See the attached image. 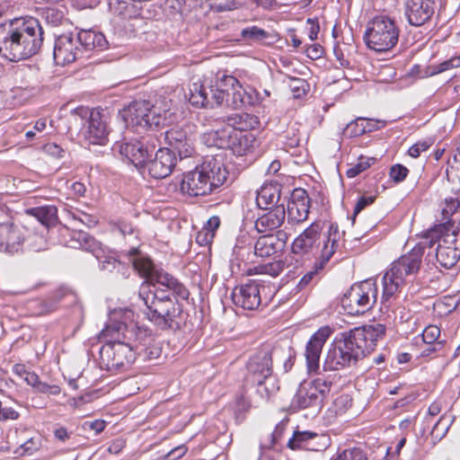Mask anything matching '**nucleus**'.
Listing matches in <instances>:
<instances>
[{
  "label": "nucleus",
  "mask_w": 460,
  "mask_h": 460,
  "mask_svg": "<svg viewBox=\"0 0 460 460\" xmlns=\"http://www.w3.org/2000/svg\"><path fill=\"white\" fill-rule=\"evenodd\" d=\"M382 323L356 327L335 337L325 356L323 370L334 371L356 365L375 349L376 342L385 335Z\"/></svg>",
  "instance_id": "obj_1"
},
{
  "label": "nucleus",
  "mask_w": 460,
  "mask_h": 460,
  "mask_svg": "<svg viewBox=\"0 0 460 460\" xmlns=\"http://www.w3.org/2000/svg\"><path fill=\"white\" fill-rule=\"evenodd\" d=\"M44 41V31L34 17H21L0 24V55L12 62L37 55Z\"/></svg>",
  "instance_id": "obj_2"
},
{
  "label": "nucleus",
  "mask_w": 460,
  "mask_h": 460,
  "mask_svg": "<svg viewBox=\"0 0 460 460\" xmlns=\"http://www.w3.org/2000/svg\"><path fill=\"white\" fill-rule=\"evenodd\" d=\"M138 296L147 308V318L159 329H181L183 308L177 296L172 295L169 290H163L153 282L142 284Z\"/></svg>",
  "instance_id": "obj_3"
},
{
  "label": "nucleus",
  "mask_w": 460,
  "mask_h": 460,
  "mask_svg": "<svg viewBox=\"0 0 460 460\" xmlns=\"http://www.w3.org/2000/svg\"><path fill=\"white\" fill-rule=\"evenodd\" d=\"M228 171L221 156H207L195 170L185 172L181 190L190 197L206 196L218 191L226 181Z\"/></svg>",
  "instance_id": "obj_4"
},
{
  "label": "nucleus",
  "mask_w": 460,
  "mask_h": 460,
  "mask_svg": "<svg viewBox=\"0 0 460 460\" xmlns=\"http://www.w3.org/2000/svg\"><path fill=\"white\" fill-rule=\"evenodd\" d=\"M152 103L150 101H134L119 111L126 127L136 131H155L168 122L169 108Z\"/></svg>",
  "instance_id": "obj_5"
},
{
  "label": "nucleus",
  "mask_w": 460,
  "mask_h": 460,
  "mask_svg": "<svg viewBox=\"0 0 460 460\" xmlns=\"http://www.w3.org/2000/svg\"><path fill=\"white\" fill-rule=\"evenodd\" d=\"M434 234V240L427 247L429 252L427 256L432 255V248L435 249V258L437 262L445 269L454 267L460 259V228L449 229L447 226L439 225L427 231L423 236H431Z\"/></svg>",
  "instance_id": "obj_6"
},
{
  "label": "nucleus",
  "mask_w": 460,
  "mask_h": 460,
  "mask_svg": "<svg viewBox=\"0 0 460 460\" xmlns=\"http://www.w3.org/2000/svg\"><path fill=\"white\" fill-rule=\"evenodd\" d=\"M399 35L400 28L395 19L387 14H378L367 22L363 39L368 49L386 52L396 46Z\"/></svg>",
  "instance_id": "obj_7"
},
{
  "label": "nucleus",
  "mask_w": 460,
  "mask_h": 460,
  "mask_svg": "<svg viewBox=\"0 0 460 460\" xmlns=\"http://www.w3.org/2000/svg\"><path fill=\"white\" fill-rule=\"evenodd\" d=\"M128 255L134 270L141 277L165 287V290H169L173 296H177L181 299L188 298V289L173 276L163 270L157 269L149 258L140 255L138 249L131 248ZM162 289L164 290V288Z\"/></svg>",
  "instance_id": "obj_8"
},
{
  "label": "nucleus",
  "mask_w": 460,
  "mask_h": 460,
  "mask_svg": "<svg viewBox=\"0 0 460 460\" xmlns=\"http://www.w3.org/2000/svg\"><path fill=\"white\" fill-rule=\"evenodd\" d=\"M378 288L372 279L353 284L341 297V306L349 315H361L376 303Z\"/></svg>",
  "instance_id": "obj_9"
},
{
  "label": "nucleus",
  "mask_w": 460,
  "mask_h": 460,
  "mask_svg": "<svg viewBox=\"0 0 460 460\" xmlns=\"http://www.w3.org/2000/svg\"><path fill=\"white\" fill-rule=\"evenodd\" d=\"M159 137L155 133L146 134L138 138L125 140L119 144V154L137 169L146 167L147 161L159 146Z\"/></svg>",
  "instance_id": "obj_10"
},
{
  "label": "nucleus",
  "mask_w": 460,
  "mask_h": 460,
  "mask_svg": "<svg viewBox=\"0 0 460 460\" xmlns=\"http://www.w3.org/2000/svg\"><path fill=\"white\" fill-rule=\"evenodd\" d=\"M136 349L137 343L106 341L100 349V358L107 370L124 371L135 361Z\"/></svg>",
  "instance_id": "obj_11"
},
{
  "label": "nucleus",
  "mask_w": 460,
  "mask_h": 460,
  "mask_svg": "<svg viewBox=\"0 0 460 460\" xmlns=\"http://www.w3.org/2000/svg\"><path fill=\"white\" fill-rule=\"evenodd\" d=\"M218 93H222V103L225 102L228 107L240 109L245 106H253L259 102V93L250 88L247 91L240 82L232 75H224L218 84Z\"/></svg>",
  "instance_id": "obj_12"
},
{
  "label": "nucleus",
  "mask_w": 460,
  "mask_h": 460,
  "mask_svg": "<svg viewBox=\"0 0 460 460\" xmlns=\"http://www.w3.org/2000/svg\"><path fill=\"white\" fill-rule=\"evenodd\" d=\"M247 370L251 381L258 385V392L264 390L269 397L279 387L275 386L272 376V360L269 351H260L252 356L247 363Z\"/></svg>",
  "instance_id": "obj_13"
},
{
  "label": "nucleus",
  "mask_w": 460,
  "mask_h": 460,
  "mask_svg": "<svg viewBox=\"0 0 460 460\" xmlns=\"http://www.w3.org/2000/svg\"><path fill=\"white\" fill-rule=\"evenodd\" d=\"M434 238V234H431L430 237L422 236L420 241L409 252L393 262L389 271L403 280L407 277L418 273L420 269L422 256Z\"/></svg>",
  "instance_id": "obj_14"
},
{
  "label": "nucleus",
  "mask_w": 460,
  "mask_h": 460,
  "mask_svg": "<svg viewBox=\"0 0 460 460\" xmlns=\"http://www.w3.org/2000/svg\"><path fill=\"white\" fill-rule=\"evenodd\" d=\"M340 233L338 225L332 224L329 228V236L324 241L323 247L320 250V255L314 262L312 270L306 272L297 284V288L303 290L307 288L310 283L317 278L319 270H323L326 263L335 253L339 246Z\"/></svg>",
  "instance_id": "obj_15"
},
{
  "label": "nucleus",
  "mask_w": 460,
  "mask_h": 460,
  "mask_svg": "<svg viewBox=\"0 0 460 460\" xmlns=\"http://www.w3.org/2000/svg\"><path fill=\"white\" fill-rule=\"evenodd\" d=\"M322 230L320 222L312 223L294 240L292 252L299 256L314 255L321 244L323 247L324 241L329 236L328 234L322 238Z\"/></svg>",
  "instance_id": "obj_16"
},
{
  "label": "nucleus",
  "mask_w": 460,
  "mask_h": 460,
  "mask_svg": "<svg viewBox=\"0 0 460 460\" xmlns=\"http://www.w3.org/2000/svg\"><path fill=\"white\" fill-rule=\"evenodd\" d=\"M331 334L332 329L329 326H324L315 332L307 341L305 356L309 373L321 374L320 357L323 347Z\"/></svg>",
  "instance_id": "obj_17"
},
{
  "label": "nucleus",
  "mask_w": 460,
  "mask_h": 460,
  "mask_svg": "<svg viewBox=\"0 0 460 460\" xmlns=\"http://www.w3.org/2000/svg\"><path fill=\"white\" fill-rule=\"evenodd\" d=\"M53 56L56 64L59 66H65L84 58L73 33L62 34L56 39Z\"/></svg>",
  "instance_id": "obj_18"
},
{
  "label": "nucleus",
  "mask_w": 460,
  "mask_h": 460,
  "mask_svg": "<svg viewBox=\"0 0 460 460\" xmlns=\"http://www.w3.org/2000/svg\"><path fill=\"white\" fill-rule=\"evenodd\" d=\"M218 85L207 86L200 82L193 83L190 87L189 102L197 108H214L222 104V95Z\"/></svg>",
  "instance_id": "obj_19"
},
{
  "label": "nucleus",
  "mask_w": 460,
  "mask_h": 460,
  "mask_svg": "<svg viewBox=\"0 0 460 460\" xmlns=\"http://www.w3.org/2000/svg\"><path fill=\"white\" fill-rule=\"evenodd\" d=\"M311 199L304 189H296L288 201L286 209L288 223L298 225L305 222L309 215Z\"/></svg>",
  "instance_id": "obj_20"
},
{
  "label": "nucleus",
  "mask_w": 460,
  "mask_h": 460,
  "mask_svg": "<svg viewBox=\"0 0 460 460\" xmlns=\"http://www.w3.org/2000/svg\"><path fill=\"white\" fill-rule=\"evenodd\" d=\"M232 300L244 310H254L261 303L260 284L250 279L245 284L235 287L232 291Z\"/></svg>",
  "instance_id": "obj_21"
},
{
  "label": "nucleus",
  "mask_w": 460,
  "mask_h": 460,
  "mask_svg": "<svg viewBox=\"0 0 460 460\" xmlns=\"http://www.w3.org/2000/svg\"><path fill=\"white\" fill-rule=\"evenodd\" d=\"M143 329L131 325L128 326L126 323L121 322H115L109 324L103 329L100 334V338L106 343V341L114 342H133L140 339V336L144 334Z\"/></svg>",
  "instance_id": "obj_22"
},
{
  "label": "nucleus",
  "mask_w": 460,
  "mask_h": 460,
  "mask_svg": "<svg viewBox=\"0 0 460 460\" xmlns=\"http://www.w3.org/2000/svg\"><path fill=\"white\" fill-rule=\"evenodd\" d=\"M176 155L169 148H159L155 158L146 163L148 173L155 179H164L169 176L176 165Z\"/></svg>",
  "instance_id": "obj_23"
},
{
  "label": "nucleus",
  "mask_w": 460,
  "mask_h": 460,
  "mask_svg": "<svg viewBox=\"0 0 460 460\" xmlns=\"http://www.w3.org/2000/svg\"><path fill=\"white\" fill-rule=\"evenodd\" d=\"M165 143L169 146L175 155L177 153L179 158L190 157L195 150L191 136L186 130L180 128H172L164 133Z\"/></svg>",
  "instance_id": "obj_24"
},
{
  "label": "nucleus",
  "mask_w": 460,
  "mask_h": 460,
  "mask_svg": "<svg viewBox=\"0 0 460 460\" xmlns=\"http://www.w3.org/2000/svg\"><path fill=\"white\" fill-rule=\"evenodd\" d=\"M405 14L412 26H421L434 14V2L430 0H407Z\"/></svg>",
  "instance_id": "obj_25"
},
{
  "label": "nucleus",
  "mask_w": 460,
  "mask_h": 460,
  "mask_svg": "<svg viewBox=\"0 0 460 460\" xmlns=\"http://www.w3.org/2000/svg\"><path fill=\"white\" fill-rule=\"evenodd\" d=\"M80 112L84 115L89 113L87 120V130L84 135L91 144L102 145L107 138L109 134L106 121L103 120L102 115L99 111H88L86 109H80Z\"/></svg>",
  "instance_id": "obj_26"
},
{
  "label": "nucleus",
  "mask_w": 460,
  "mask_h": 460,
  "mask_svg": "<svg viewBox=\"0 0 460 460\" xmlns=\"http://www.w3.org/2000/svg\"><path fill=\"white\" fill-rule=\"evenodd\" d=\"M24 241L22 231L13 224L0 226V251L14 254L22 250Z\"/></svg>",
  "instance_id": "obj_27"
},
{
  "label": "nucleus",
  "mask_w": 460,
  "mask_h": 460,
  "mask_svg": "<svg viewBox=\"0 0 460 460\" xmlns=\"http://www.w3.org/2000/svg\"><path fill=\"white\" fill-rule=\"evenodd\" d=\"M288 198L284 197L283 201ZM286 208L284 202L275 206L267 213L260 216L255 221V228L259 233H265L279 227L285 220Z\"/></svg>",
  "instance_id": "obj_28"
},
{
  "label": "nucleus",
  "mask_w": 460,
  "mask_h": 460,
  "mask_svg": "<svg viewBox=\"0 0 460 460\" xmlns=\"http://www.w3.org/2000/svg\"><path fill=\"white\" fill-rule=\"evenodd\" d=\"M405 280L387 271L383 278V294L381 297L382 305L389 309L396 299L398 293L403 287Z\"/></svg>",
  "instance_id": "obj_29"
},
{
  "label": "nucleus",
  "mask_w": 460,
  "mask_h": 460,
  "mask_svg": "<svg viewBox=\"0 0 460 460\" xmlns=\"http://www.w3.org/2000/svg\"><path fill=\"white\" fill-rule=\"evenodd\" d=\"M83 56L93 49H103L108 45L105 36L93 30H81L75 36Z\"/></svg>",
  "instance_id": "obj_30"
},
{
  "label": "nucleus",
  "mask_w": 460,
  "mask_h": 460,
  "mask_svg": "<svg viewBox=\"0 0 460 460\" xmlns=\"http://www.w3.org/2000/svg\"><path fill=\"white\" fill-rule=\"evenodd\" d=\"M66 245L74 249H82L89 252L96 258H99V253L102 252L99 243L83 230L72 231L69 240L66 241Z\"/></svg>",
  "instance_id": "obj_31"
},
{
  "label": "nucleus",
  "mask_w": 460,
  "mask_h": 460,
  "mask_svg": "<svg viewBox=\"0 0 460 460\" xmlns=\"http://www.w3.org/2000/svg\"><path fill=\"white\" fill-rule=\"evenodd\" d=\"M282 186L278 182L264 183L257 193L256 202L260 208L268 209L279 205Z\"/></svg>",
  "instance_id": "obj_32"
},
{
  "label": "nucleus",
  "mask_w": 460,
  "mask_h": 460,
  "mask_svg": "<svg viewBox=\"0 0 460 460\" xmlns=\"http://www.w3.org/2000/svg\"><path fill=\"white\" fill-rule=\"evenodd\" d=\"M242 40L247 43L273 45L278 40L277 34L265 31L258 26H248L241 31Z\"/></svg>",
  "instance_id": "obj_33"
},
{
  "label": "nucleus",
  "mask_w": 460,
  "mask_h": 460,
  "mask_svg": "<svg viewBox=\"0 0 460 460\" xmlns=\"http://www.w3.org/2000/svg\"><path fill=\"white\" fill-rule=\"evenodd\" d=\"M257 146L258 140L252 132L236 131L229 149L234 155L242 156L252 152Z\"/></svg>",
  "instance_id": "obj_34"
},
{
  "label": "nucleus",
  "mask_w": 460,
  "mask_h": 460,
  "mask_svg": "<svg viewBox=\"0 0 460 460\" xmlns=\"http://www.w3.org/2000/svg\"><path fill=\"white\" fill-rule=\"evenodd\" d=\"M283 244L279 238L275 234H266L261 236L254 245V254L261 257L268 258L281 251Z\"/></svg>",
  "instance_id": "obj_35"
},
{
  "label": "nucleus",
  "mask_w": 460,
  "mask_h": 460,
  "mask_svg": "<svg viewBox=\"0 0 460 460\" xmlns=\"http://www.w3.org/2000/svg\"><path fill=\"white\" fill-rule=\"evenodd\" d=\"M235 258L232 260L231 268L233 272H237L244 276H252L254 274L263 273V270L260 266L247 267L246 263H242L244 257L249 259L251 256L250 248L236 247L234 249Z\"/></svg>",
  "instance_id": "obj_36"
},
{
  "label": "nucleus",
  "mask_w": 460,
  "mask_h": 460,
  "mask_svg": "<svg viewBox=\"0 0 460 460\" xmlns=\"http://www.w3.org/2000/svg\"><path fill=\"white\" fill-rule=\"evenodd\" d=\"M236 130L234 128L226 127L213 130L206 135V143L208 146H214L221 149H229Z\"/></svg>",
  "instance_id": "obj_37"
},
{
  "label": "nucleus",
  "mask_w": 460,
  "mask_h": 460,
  "mask_svg": "<svg viewBox=\"0 0 460 460\" xmlns=\"http://www.w3.org/2000/svg\"><path fill=\"white\" fill-rule=\"evenodd\" d=\"M323 402L320 396L316 394L315 390L309 389V387H302L296 394L292 401V406L297 409H306L310 407L320 409Z\"/></svg>",
  "instance_id": "obj_38"
},
{
  "label": "nucleus",
  "mask_w": 460,
  "mask_h": 460,
  "mask_svg": "<svg viewBox=\"0 0 460 460\" xmlns=\"http://www.w3.org/2000/svg\"><path fill=\"white\" fill-rule=\"evenodd\" d=\"M226 122L228 127L234 128L236 131H242L243 133L250 132L251 129L254 128L259 120L257 117L248 114H232L227 116Z\"/></svg>",
  "instance_id": "obj_39"
},
{
  "label": "nucleus",
  "mask_w": 460,
  "mask_h": 460,
  "mask_svg": "<svg viewBox=\"0 0 460 460\" xmlns=\"http://www.w3.org/2000/svg\"><path fill=\"white\" fill-rule=\"evenodd\" d=\"M28 215L36 217L42 225L49 226L58 221V209L55 206H42L26 210Z\"/></svg>",
  "instance_id": "obj_40"
},
{
  "label": "nucleus",
  "mask_w": 460,
  "mask_h": 460,
  "mask_svg": "<svg viewBox=\"0 0 460 460\" xmlns=\"http://www.w3.org/2000/svg\"><path fill=\"white\" fill-rule=\"evenodd\" d=\"M154 339L151 335H146L144 331V334L140 336V339L137 341L138 349H136V353L143 355L148 359L156 358L161 353V349L158 346L153 345Z\"/></svg>",
  "instance_id": "obj_41"
},
{
  "label": "nucleus",
  "mask_w": 460,
  "mask_h": 460,
  "mask_svg": "<svg viewBox=\"0 0 460 460\" xmlns=\"http://www.w3.org/2000/svg\"><path fill=\"white\" fill-rule=\"evenodd\" d=\"M454 420L455 417L447 414H444L439 418L430 432V436L434 444L438 443L446 437Z\"/></svg>",
  "instance_id": "obj_42"
},
{
  "label": "nucleus",
  "mask_w": 460,
  "mask_h": 460,
  "mask_svg": "<svg viewBox=\"0 0 460 460\" xmlns=\"http://www.w3.org/2000/svg\"><path fill=\"white\" fill-rule=\"evenodd\" d=\"M317 437L316 432L313 431H294L292 438L288 441V447L292 450L304 449L307 443L314 438Z\"/></svg>",
  "instance_id": "obj_43"
},
{
  "label": "nucleus",
  "mask_w": 460,
  "mask_h": 460,
  "mask_svg": "<svg viewBox=\"0 0 460 460\" xmlns=\"http://www.w3.org/2000/svg\"><path fill=\"white\" fill-rule=\"evenodd\" d=\"M373 128L368 123H365L364 118H358L353 121H350L343 130V134L347 137H355L365 134L366 132H371Z\"/></svg>",
  "instance_id": "obj_44"
},
{
  "label": "nucleus",
  "mask_w": 460,
  "mask_h": 460,
  "mask_svg": "<svg viewBox=\"0 0 460 460\" xmlns=\"http://www.w3.org/2000/svg\"><path fill=\"white\" fill-rule=\"evenodd\" d=\"M288 85L295 99H300L305 96L310 88L306 80L292 76L288 77Z\"/></svg>",
  "instance_id": "obj_45"
},
{
  "label": "nucleus",
  "mask_w": 460,
  "mask_h": 460,
  "mask_svg": "<svg viewBox=\"0 0 460 460\" xmlns=\"http://www.w3.org/2000/svg\"><path fill=\"white\" fill-rule=\"evenodd\" d=\"M101 263V269L102 270H107L110 272H112L113 270L121 271L123 276H128L129 275V270L128 267L126 266L121 261H118L114 257L109 256L105 257L103 261H100Z\"/></svg>",
  "instance_id": "obj_46"
},
{
  "label": "nucleus",
  "mask_w": 460,
  "mask_h": 460,
  "mask_svg": "<svg viewBox=\"0 0 460 460\" xmlns=\"http://www.w3.org/2000/svg\"><path fill=\"white\" fill-rule=\"evenodd\" d=\"M460 66V57H453L447 60L441 62L440 64L434 65L429 67V75H435L445 71H448L452 68H457Z\"/></svg>",
  "instance_id": "obj_47"
},
{
  "label": "nucleus",
  "mask_w": 460,
  "mask_h": 460,
  "mask_svg": "<svg viewBox=\"0 0 460 460\" xmlns=\"http://www.w3.org/2000/svg\"><path fill=\"white\" fill-rule=\"evenodd\" d=\"M332 385V382L327 380L323 377L315 378L309 386V389H314L316 392V394L320 396L322 401L329 395L331 392V387Z\"/></svg>",
  "instance_id": "obj_48"
},
{
  "label": "nucleus",
  "mask_w": 460,
  "mask_h": 460,
  "mask_svg": "<svg viewBox=\"0 0 460 460\" xmlns=\"http://www.w3.org/2000/svg\"><path fill=\"white\" fill-rule=\"evenodd\" d=\"M330 445L329 438L324 434H318L317 437L312 438L309 443H307L305 450L307 451H323L325 450Z\"/></svg>",
  "instance_id": "obj_49"
},
{
  "label": "nucleus",
  "mask_w": 460,
  "mask_h": 460,
  "mask_svg": "<svg viewBox=\"0 0 460 460\" xmlns=\"http://www.w3.org/2000/svg\"><path fill=\"white\" fill-rule=\"evenodd\" d=\"M42 17L51 26H58L62 23L64 13L57 8H47L42 12Z\"/></svg>",
  "instance_id": "obj_50"
},
{
  "label": "nucleus",
  "mask_w": 460,
  "mask_h": 460,
  "mask_svg": "<svg viewBox=\"0 0 460 460\" xmlns=\"http://www.w3.org/2000/svg\"><path fill=\"white\" fill-rule=\"evenodd\" d=\"M374 158H360L358 163H357L355 165L351 166L347 171V176L349 178H353L358 176L359 173L367 170L370 167L371 163L374 161Z\"/></svg>",
  "instance_id": "obj_51"
},
{
  "label": "nucleus",
  "mask_w": 460,
  "mask_h": 460,
  "mask_svg": "<svg viewBox=\"0 0 460 460\" xmlns=\"http://www.w3.org/2000/svg\"><path fill=\"white\" fill-rule=\"evenodd\" d=\"M341 460H367L366 454L360 448L345 449L338 455Z\"/></svg>",
  "instance_id": "obj_52"
},
{
  "label": "nucleus",
  "mask_w": 460,
  "mask_h": 460,
  "mask_svg": "<svg viewBox=\"0 0 460 460\" xmlns=\"http://www.w3.org/2000/svg\"><path fill=\"white\" fill-rule=\"evenodd\" d=\"M460 207V197L447 198L445 199V208L442 209L444 219H447L450 216L456 212Z\"/></svg>",
  "instance_id": "obj_53"
},
{
  "label": "nucleus",
  "mask_w": 460,
  "mask_h": 460,
  "mask_svg": "<svg viewBox=\"0 0 460 460\" xmlns=\"http://www.w3.org/2000/svg\"><path fill=\"white\" fill-rule=\"evenodd\" d=\"M409 173L407 167L397 164L390 168V177L394 182H401L405 180Z\"/></svg>",
  "instance_id": "obj_54"
},
{
  "label": "nucleus",
  "mask_w": 460,
  "mask_h": 460,
  "mask_svg": "<svg viewBox=\"0 0 460 460\" xmlns=\"http://www.w3.org/2000/svg\"><path fill=\"white\" fill-rule=\"evenodd\" d=\"M440 335V330L436 325L426 327L422 332V340L427 344H432Z\"/></svg>",
  "instance_id": "obj_55"
},
{
  "label": "nucleus",
  "mask_w": 460,
  "mask_h": 460,
  "mask_svg": "<svg viewBox=\"0 0 460 460\" xmlns=\"http://www.w3.org/2000/svg\"><path fill=\"white\" fill-rule=\"evenodd\" d=\"M376 200V196L370 195V196H362L358 199V200L356 203V206L354 208L353 211V217L352 221L355 222L356 216L363 210L366 207L373 204Z\"/></svg>",
  "instance_id": "obj_56"
},
{
  "label": "nucleus",
  "mask_w": 460,
  "mask_h": 460,
  "mask_svg": "<svg viewBox=\"0 0 460 460\" xmlns=\"http://www.w3.org/2000/svg\"><path fill=\"white\" fill-rule=\"evenodd\" d=\"M430 146V143L429 141H420L414 145H412L409 150L408 154L410 156L413 158H417L420 156V153L423 151L428 150V148Z\"/></svg>",
  "instance_id": "obj_57"
},
{
  "label": "nucleus",
  "mask_w": 460,
  "mask_h": 460,
  "mask_svg": "<svg viewBox=\"0 0 460 460\" xmlns=\"http://www.w3.org/2000/svg\"><path fill=\"white\" fill-rule=\"evenodd\" d=\"M35 390L41 394H52V395H58L61 392V389L58 385H49V384H47L45 382H41V381L40 382V384H38V386Z\"/></svg>",
  "instance_id": "obj_58"
},
{
  "label": "nucleus",
  "mask_w": 460,
  "mask_h": 460,
  "mask_svg": "<svg viewBox=\"0 0 460 460\" xmlns=\"http://www.w3.org/2000/svg\"><path fill=\"white\" fill-rule=\"evenodd\" d=\"M287 422L288 421L281 420L276 425L274 431L270 435L271 439L269 447H273L279 442L287 427Z\"/></svg>",
  "instance_id": "obj_59"
},
{
  "label": "nucleus",
  "mask_w": 460,
  "mask_h": 460,
  "mask_svg": "<svg viewBox=\"0 0 460 460\" xmlns=\"http://www.w3.org/2000/svg\"><path fill=\"white\" fill-rule=\"evenodd\" d=\"M43 149L47 154L56 158H62L65 155V150L55 143L46 144Z\"/></svg>",
  "instance_id": "obj_60"
},
{
  "label": "nucleus",
  "mask_w": 460,
  "mask_h": 460,
  "mask_svg": "<svg viewBox=\"0 0 460 460\" xmlns=\"http://www.w3.org/2000/svg\"><path fill=\"white\" fill-rule=\"evenodd\" d=\"M305 52L309 58L318 59L323 56V49L320 44L314 43V44L308 46L305 49Z\"/></svg>",
  "instance_id": "obj_61"
},
{
  "label": "nucleus",
  "mask_w": 460,
  "mask_h": 460,
  "mask_svg": "<svg viewBox=\"0 0 460 460\" xmlns=\"http://www.w3.org/2000/svg\"><path fill=\"white\" fill-rule=\"evenodd\" d=\"M20 414L17 411L11 407H3L0 414V421L18 420Z\"/></svg>",
  "instance_id": "obj_62"
},
{
  "label": "nucleus",
  "mask_w": 460,
  "mask_h": 460,
  "mask_svg": "<svg viewBox=\"0 0 460 460\" xmlns=\"http://www.w3.org/2000/svg\"><path fill=\"white\" fill-rule=\"evenodd\" d=\"M261 269L263 270V273L272 275L273 277L278 276L283 270L280 261L276 263H269L266 265H261Z\"/></svg>",
  "instance_id": "obj_63"
},
{
  "label": "nucleus",
  "mask_w": 460,
  "mask_h": 460,
  "mask_svg": "<svg viewBox=\"0 0 460 460\" xmlns=\"http://www.w3.org/2000/svg\"><path fill=\"white\" fill-rule=\"evenodd\" d=\"M73 218L75 220L80 221L82 224L85 225L88 227L94 226L97 224V220L95 219V217L83 212H81L78 215L73 214Z\"/></svg>",
  "instance_id": "obj_64"
}]
</instances>
